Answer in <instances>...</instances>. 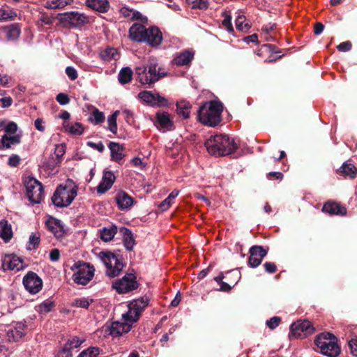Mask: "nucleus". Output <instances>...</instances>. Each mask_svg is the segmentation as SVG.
I'll list each match as a JSON object with an SVG mask.
<instances>
[{"mask_svg":"<svg viewBox=\"0 0 357 357\" xmlns=\"http://www.w3.org/2000/svg\"><path fill=\"white\" fill-rule=\"evenodd\" d=\"M204 145L210 154L219 156L232 154L238 148L234 139H231L226 135H212L205 142Z\"/></svg>","mask_w":357,"mask_h":357,"instance_id":"1","label":"nucleus"},{"mask_svg":"<svg viewBox=\"0 0 357 357\" xmlns=\"http://www.w3.org/2000/svg\"><path fill=\"white\" fill-rule=\"evenodd\" d=\"M223 111V105L218 100H211L204 102L197 111V120L202 123L215 127L221 121V114Z\"/></svg>","mask_w":357,"mask_h":357,"instance_id":"2","label":"nucleus"},{"mask_svg":"<svg viewBox=\"0 0 357 357\" xmlns=\"http://www.w3.org/2000/svg\"><path fill=\"white\" fill-rule=\"evenodd\" d=\"M77 195V187H70L67 185H59L54 191L51 200L52 204L59 208L67 207L70 205Z\"/></svg>","mask_w":357,"mask_h":357,"instance_id":"3","label":"nucleus"},{"mask_svg":"<svg viewBox=\"0 0 357 357\" xmlns=\"http://www.w3.org/2000/svg\"><path fill=\"white\" fill-rule=\"evenodd\" d=\"M56 18L63 28L67 29H80L89 22L86 15L75 11L59 13Z\"/></svg>","mask_w":357,"mask_h":357,"instance_id":"4","label":"nucleus"},{"mask_svg":"<svg viewBox=\"0 0 357 357\" xmlns=\"http://www.w3.org/2000/svg\"><path fill=\"white\" fill-rule=\"evenodd\" d=\"M150 299L145 296L138 299H135L128 304V311L122 314L124 321L135 323L137 322L142 312L148 306Z\"/></svg>","mask_w":357,"mask_h":357,"instance_id":"5","label":"nucleus"},{"mask_svg":"<svg viewBox=\"0 0 357 357\" xmlns=\"http://www.w3.org/2000/svg\"><path fill=\"white\" fill-rule=\"evenodd\" d=\"M74 271L73 275V281L82 285L87 284L93 278L94 268L91 266L89 264L77 261L71 268Z\"/></svg>","mask_w":357,"mask_h":357,"instance_id":"6","label":"nucleus"},{"mask_svg":"<svg viewBox=\"0 0 357 357\" xmlns=\"http://www.w3.org/2000/svg\"><path fill=\"white\" fill-rule=\"evenodd\" d=\"M135 74L137 75V79L142 84L149 85L154 84L165 75V73H158L156 63H151L148 67L137 66L135 68Z\"/></svg>","mask_w":357,"mask_h":357,"instance_id":"7","label":"nucleus"},{"mask_svg":"<svg viewBox=\"0 0 357 357\" xmlns=\"http://www.w3.org/2000/svg\"><path fill=\"white\" fill-rule=\"evenodd\" d=\"M315 331L312 324L308 320H298L290 326L289 337L305 338L307 336L313 334Z\"/></svg>","mask_w":357,"mask_h":357,"instance_id":"8","label":"nucleus"},{"mask_svg":"<svg viewBox=\"0 0 357 357\" xmlns=\"http://www.w3.org/2000/svg\"><path fill=\"white\" fill-rule=\"evenodd\" d=\"M112 287L119 294H126L137 289L139 287V283L134 274L127 273L121 279L113 282Z\"/></svg>","mask_w":357,"mask_h":357,"instance_id":"9","label":"nucleus"},{"mask_svg":"<svg viewBox=\"0 0 357 357\" xmlns=\"http://www.w3.org/2000/svg\"><path fill=\"white\" fill-rule=\"evenodd\" d=\"M29 200L34 204L40 203L44 197L42 183L34 178H29L25 183Z\"/></svg>","mask_w":357,"mask_h":357,"instance_id":"10","label":"nucleus"},{"mask_svg":"<svg viewBox=\"0 0 357 357\" xmlns=\"http://www.w3.org/2000/svg\"><path fill=\"white\" fill-rule=\"evenodd\" d=\"M24 288L31 294L38 293L43 287V280L37 273L29 271L23 278Z\"/></svg>","mask_w":357,"mask_h":357,"instance_id":"11","label":"nucleus"},{"mask_svg":"<svg viewBox=\"0 0 357 357\" xmlns=\"http://www.w3.org/2000/svg\"><path fill=\"white\" fill-rule=\"evenodd\" d=\"M268 248L265 249L261 245H252L249 250L248 264L251 268L259 266L263 259L267 255Z\"/></svg>","mask_w":357,"mask_h":357,"instance_id":"12","label":"nucleus"},{"mask_svg":"<svg viewBox=\"0 0 357 357\" xmlns=\"http://www.w3.org/2000/svg\"><path fill=\"white\" fill-rule=\"evenodd\" d=\"M3 270L20 271L24 268L23 260L14 254L5 255L1 259Z\"/></svg>","mask_w":357,"mask_h":357,"instance_id":"13","label":"nucleus"},{"mask_svg":"<svg viewBox=\"0 0 357 357\" xmlns=\"http://www.w3.org/2000/svg\"><path fill=\"white\" fill-rule=\"evenodd\" d=\"M133 323L125 321L124 323L119 321H114L105 328V333L113 337L121 336L123 333H128L130 331Z\"/></svg>","mask_w":357,"mask_h":357,"instance_id":"14","label":"nucleus"},{"mask_svg":"<svg viewBox=\"0 0 357 357\" xmlns=\"http://www.w3.org/2000/svg\"><path fill=\"white\" fill-rule=\"evenodd\" d=\"M45 226L47 230L52 232L57 239L63 237L67 234L63 222L54 217H49L45 222Z\"/></svg>","mask_w":357,"mask_h":357,"instance_id":"15","label":"nucleus"},{"mask_svg":"<svg viewBox=\"0 0 357 357\" xmlns=\"http://www.w3.org/2000/svg\"><path fill=\"white\" fill-rule=\"evenodd\" d=\"M116 180V176L113 172L105 170L101 182L96 187L97 192L98 194H104L108 191L114 184Z\"/></svg>","mask_w":357,"mask_h":357,"instance_id":"16","label":"nucleus"},{"mask_svg":"<svg viewBox=\"0 0 357 357\" xmlns=\"http://www.w3.org/2000/svg\"><path fill=\"white\" fill-rule=\"evenodd\" d=\"M162 40V35L160 29L156 26L148 28L147 34L144 36V42H146L153 47H158Z\"/></svg>","mask_w":357,"mask_h":357,"instance_id":"17","label":"nucleus"},{"mask_svg":"<svg viewBox=\"0 0 357 357\" xmlns=\"http://www.w3.org/2000/svg\"><path fill=\"white\" fill-rule=\"evenodd\" d=\"M148 29L140 23L133 24L129 29V38L135 42L142 43Z\"/></svg>","mask_w":357,"mask_h":357,"instance_id":"18","label":"nucleus"},{"mask_svg":"<svg viewBox=\"0 0 357 357\" xmlns=\"http://www.w3.org/2000/svg\"><path fill=\"white\" fill-rule=\"evenodd\" d=\"M115 200L118 208L122 211L129 209L137 202L135 201L133 197L123 190H121L116 193Z\"/></svg>","mask_w":357,"mask_h":357,"instance_id":"19","label":"nucleus"},{"mask_svg":"<svg viewBox=\"0 0 357 357\" xmlns=\"http://www.w3.org/2000/svg\"><path fill=\"white\" fill-rule=\"evenodd\" d=\"M322 211L331 215H344L347 214V208L340 204L333 201L326 202L323 206Z\"/></svg>","mask_w":357,"mask_h":357,"instance_id":"20","label":"nucleus"},{"mask_svg":"<svg viewBox=\"0 0 357 357\" xmlns=\"http://www.w3.org/2000/svg\"><path fill=\"white\" fill-rule=\"evenodd\" d=\"M337 342V337L330 333H322L317 335L314 344L320 350L327 349V346Z\"/></svg>","mask_w":357,"mask_h":357,"instance_id":"21","label":"nucleus"},{"mask_svg":"<svg viewBox=\"0 0 357 357\" xmlns=\"http://www.w3.org/2000/svg\"><path fill=\"white\" fill-rule=\"evenodd\" d=\"M155 125L158 127L171 130L174 127V122L167 112H158L155 114Z\"/></svg>","mask_w":357,"mask_h":357,"instance_id":"22","label":"nucleus"},{"mask_svg":"<svg viewBox=\"0 0 357 357\" xmlns=\"http://www.w3.org/2000/svg\"><path fill=\"white\" fill-rule=\"evenodd\" d=\"M108 147L111 152V160L120 162L125 157V147L114 142H110L108 144Z\"/></svg>","mask_w":357,"mask_h":357,"instance_id":"23","label":"nucleus"},{"mask_svg":"<svg viewBox=\"0 0 357 357\" xmlns=\"http://www.w3.org/2000/svg\"><path fill=\"white\" fill-rule=\"evenodd\" d=\"M119 232L123 236V243L127 250L131 251L135 245V240L132 231L125 227H121Z\"/></svg>","mask_w":357,"mask_h":357,"instance_id":"24","label":"nucleus"},{"mask_svg":"<svg viewBox=\"0 0 357 357\" xmlns=\"http://www.w3.org/2000/svg\"><path fill=\"white\" fill-rule=\"evenodd\" d=\"M85 5L100 13H107L109 9V3L107 0H86Z\"/></svg>","mask_w":357,"mask_h":357,"instance_id":"25","label":"nucleus"},{"mask_svg":"<svg viewBox=\"0 0 357 357\" xmlns=\"http://www.w3.org/2000/svg\"><path fill=\"white\" fill-rule=\"evenodd\" d=\"M337 173L344 177L354 178L357 175V169L354 164L349 162V161H347L344 162L342 167L337 170Z\"/></svg>","mask_w":357,"mask_h":357,"instance_id":"26","label":"nucleus"},{"mask_svg":"<svg viewBox=\"0 0 357 357\" xmlns=\"http://www.w3.org/2000/svg\"><path fill=\"white\" fill-rule=\"evenodd\" d=\"M26 325L22 323H17L16 326L8 331V336L10 340L18 342L24 335Z\"/></svg>","mask_w":357,"mask_h":357,"instance_id":"27","label":"nucleus"},{"mask_svg":"<svg viewBox=\"0 0 357 357\" xmlns=\"http://www.w3.org/2000/svg\"><path fill=\"white\" fill-rule=\"evenodd\" d=\"M191 104L186 100H181L176 103V112L178 116L187 119L190 117Z\"/></svg>","mask_w":357,"mask_h":357,"instance_id":"28","label":"nucleus"},{"mask_svg":"<svg viewBox=\"0 0 357 357\" xmlns=\"http://www.w3.org/2000/svg\"><path fill=\"white\" fill-rule=\"evenodd\" d=\"M194 57V54L190 51L185 50L180 53L174 59V63L178 66L189 64Z\"/></svg>","mask_w":357,"mask_h":357,"instance_id":"29","label":"nucleus"},{"mask_svg":"<svg viewBox=\"0 0 357 357\" xmlns=\"http://www.w3.org/2000/svg\"><path fill=\"white\" fill-rule=\"evenodd\" d=\"M13 236L11 225L8 223L6 220L0 221V237L6 242L8 243Z\"/></svg>","mask_w":357,"mask_h":357,"instance_id":"30","label":"nucleus"},{"mask_svg":"<svg viewBox=\"0 0 357 357\" xmlns=\"http://www.w3.org/2000/svg\"><path fill=\"white\" fill-rule=\"evenodd\" d=\"M122 260L123 257L121 256L116 255V259H114V266H112L109 271H107V274L109 278H114L120 274L124 266Z\"/></svg>","mask_w":357,"mask_h":357,"instance_id":"31","label":"nucleus"},{"mask_svg":"<svg viewBox=\"0 0 357 357\" xmlns=\"http://www.w3.org/2000/svg\"><path fill=\"white\" fill-rule=\"evenodd\" d=\"M4 31L6 33L7 38L8 40H15L17 39L21 33V26L20 24L15 23L7 26L4 28Z\"/></svg>","mask_w":357,"mask_h":357,"instance_id":"32","label":"nucleus"},{"mask_svg":"<svg viewBox=\"0 0 357 357\" xmlns=\"http://www.w3.org/2000/svg\"><path fill=\"white\" fill-rule=\"evenodd\" d=\"M133 72L130 67L123 68L118 75L119 82L121 84H126L131 82Z\"/></svg>","mask_w":357,"mask_h":357,"instance_id":"33","label":"nucleus"},{"mask_svg":"<svg viewBox=\"0 0 357 357\" xmlns=\"http://www.w3.org/2000/svg\"><path fill=\"white\" fill-rule=\"evenodd\" d=\"M100 57L103 61H109L112 59L117 60L119 57L117 50L114 47H107L100 52Z\"/></svg>","mask_w":357,"mask_h":357,"instance_id":"34","label":"nucleus"},{"mask_svg":"<svg viewBox=\"0 0 357 357\" xmlns=\"http://www.w3.org/2000/svg\"><path fill=\"white\" fill-rule=\"evenodd\" d=\"M99 257L107 267V271H109L112 266V261L116 259V255L110 251H102L99 253Z\"/></svg>","mask_w":357,"mask_h":357,"instance_id":"35","label":"nucleus"},{"mask_svg":"<svg viewBox=\"0 0 357 357\" xmlns=\"http://www.w3.org/2000/svg\"><path fill=\"white\" fill-rule=\"evenodd\" d=\"M117 232V227L115 225L109 228L104 227L100 232V238L105 242L112 241Z\"/></svg>","mask_w":357,"mask_h":357,"instance_id":"36","label":"nucleus"},{"mask_svg":"<svg viewBox=\"0 0 357 357\" xmlns=\"http://www.w3.org/2000/svg\"><path fill=\"white\" fill-rule=\"evenodd\" d=\"M63 126L66 131L70 134L80 135L84 132V128L80 123H75L74 125H70L68 122H64Z\"/></svg>","mask_w":357,"mask_h":357,"instance_id":"37","label":"nucleus"},{"mask_svg":"<svg viewBox=\"0 0 357 357\" xmlns=\"http://www.w3.org/2000/svg\"><path fill=\"white\" fill-rule=\"evenodd\" d=\"M321 353L328 357H336L340 353V348L337 345V342H335L328 345L327 349L326 348L324 350H321Z\"/></svg>","mask_w":357,"mask_h":357,"instance_id":"38","label":"nucleus"},{"mask_svg":"<svg viewBox=\"0 0 357 357\" xmlns=\"http://www.w3.org/2000/svg\"><path fill=\"white\" fill-rule=\"evenodd\" d=\"M138 96L148 105L155 107L156 93H153L149 91H143L138 94Z\"/></svg>","mask_w":357,"mask_h":357,"instance_id":"39","label":"nucleus"},{"mask_svg":"<svg viewBox=\"0 0 357 357\" xmlns=\"http://www.w3.org/2000/svg\"><path fill=\"white\" fill-rule=\"evenodd\" d=\"M120 112L119 110H116L107 118L108 130L114 135L117 132L116 120Z\"/></svg>","mask_w":357,"mask_h":357,"instance_id":"40","label":"nucleus"},{"mask_svg":"<svg viewBox=\"0 0 357 357\" xmlns=\"http://www.w3.org/2000/svg\"><path fill=\"white\" fill-rule=\"evenodd\" d=\"M188 6L192 9L206 10L209 3L208 0H185Z\"/></svg>","mask_w":357,"mask_h":357,"instance_id":"41","label":"nucleus"},{"mask_svg":"<svg viewBox=\"0 0 357 357\" xmlns=\"http://www.w3.org/2000/svg\"><path fill=\"white\" fill-rule=\"evenodd\" d=\"M55 303L50 299L44 301L42 303L38 305V312L42 314H46L52 311L54 307Z\"/></svg>","mask_w":357,"mask_h":357,"instance_id":"42","label":"nucleus"},{"mask_svg":"<svg viewBox=\"0 0 357 357\" xmlns=\"http://www.w3.org/2000/svg\"><path fill=\"white\" fill-rule=\"evenodd\" d=\"M226 280L234 287L241 278V273L237 270H231L226 272Z\"/></svg>","mask_w":357,"mask_h":357,"instance_id":"43","label":"nucleus"},{"mask_svg":"<svg viewBox=\"0 0 357 357\" xmlns=\"http://www.w3.org/2000/svg\"><path fill=\"white\" fill-rule=\"evenodd\" d=\"M17 17V13L8 7L0 8V20H14Z\"/></svg>","mask_w":357,"mask_h":357,"instance_id":"44","label":"nucleus"},{"mask_svg":"<svg viewBox=\"0 0 357 357\" xmlns=\"http://www.w3.org/2000/svg\"><path fill=\"white\" fill-rule=\"evenodd\" d=\"M40 242V235L31 233L29 239V245L26 247L28 250H36L39 246Z\"/></svg>","mask_w":357,"mask_h":357,"instance_id":"45","label":"nucleus"},{"mask_svg":"<svg viewBox=\"0 0 357 357\" xmlns=\"http://www.w3.org/2000/svg\"><path fill=\"white\" fill-rule=\"evenodd\" d=\"M67 4L66 1L62 0H48L45 3L44 6L49 9H61L63 8Z\"/></svg>","mask_w":357,"mask_h":357,"instance_id":"46","label":"nucleus"},{"mask_svg":"<svg viewBox=\"0 0 357 357\" xmlns=\"http://www.w3.org/2000/svg\"><path fill=\"white\" fill-rule=\"evenodd\" d=\"M100 348L97 347H91L82 351L78 357H98L100 354Z\"/></svg>","mask_w":357,"mask_h":357,"instance_id":"47","label":"nucleus"},{"mask_svg":"<svg viewBox=\"0 0 357 357\" xmlns=\"http://www.w3.org/2000/svg\"><path fill=\"white\" fill-rule=\"evenodd\" d=\"M84 340H81L78 337L74 336L71 339H69L68 342L64 344V347H67L70 351L73 349L78 348Z\"/></svg>","mask_w":357,"mask_h":357,"instance_id":"48","label":"nucleus"},{"mask_svg":"<svg viewBox=\"0 0 357 357\" xmlns=\"http://www.w3.org/2000/svg\"><path fill=\"white\" fill-rule=\"evenodd\" d=\"M55 19L56 18L53 16L49 15L46 13H43L39 17L37 24L40 26H43L44 24L52 25Z\"/></svg>","mask_w":357,"mask_h":357,"instance_id":"49","label":"nucleus"},{"mask_svg":"<svg viewBox=\"0 0 357 357\" xmlns=\"http://www.w3.org/2000/svg\"><path fill=\"white\" fill-rule=\"evenodd\" d=\"M61 160L55 157L54 154H52L45 162V166L48 169L54 170L56 166H59Z\"/></svg>","mask_w":357,"mask_h":357,"instance_id":"50","label":"nucleus"},{"mask_svg":"<svg viewBox=\"0 0 357 357\" xmlns=\"http://www.w3.org/2000/svg\"><path fill=\"white\" fill-rule=\"evenodd\" d=\"M93 302V299H88L86 298H77L74 301L73 305L78 307L88 309L90 304L92 303Z\"/></svg>","mask_w":357,"mask_h":357,"instance_id":"51","label":"nucleus"},{"mask_svg":"<svg viewBox=\"0 0 357 357\" xmlns=\"http://www.w3.org/2000/svg\"><path fill=\"white\" fill-rule=\"evenodd\" d=\"M93 119L91 118L90 120L96 125L102 123L105 119L103 112L99 111L97 108H95L93 111Z\"/></svg>","mask_w":357,"mask_h":357,"instance_id":"52","label":"nucleus"},{"mask_svg":"<svg viewBox=\"0 0 357 357\" xmlns=\"http://www.w3.org/2000/svg\"><path fill=\"white\" fill-rule=\"evenodd\" d=\"M245 17L244 15H239L236 20V29L240 31H246L249 29L250 26L248 24H245Z\"/></svg>","mask_w":357,"mask_h":357,"instance_id":"53","label":"nucleus"},{"mask_svg":"<svg viewBox=\"0 0 357 357\" xmlns=\"http://www.w3.org/2000/svg\"><path fill=\"white\" fill-rule=\"evenodd\" d=\"M66 146L65 144H56L54 155L62 161V157L66 153Z\"/></svg>","mask_w":357,"mask_h":357,"instance_id":"54","label":"nucleus"},{"mask_svg":"<svg viewBox=\"0 0 357 357\" xmlns=\"http://www.w3.org/2000/svg\"><path fill=\"white\" fill-rule=\"evenodd\" d=\"M281 322V318L279 317H273L266 321V326L271 330L275 329Z\"/></svg>","mask_w":357,"mask_h":357,"instance_id":"55","label":"nucleus"},{"mask_svg":"<svg viewBox=\"0 0 357 357\" xmlns=\"http://www.w3.org/2000/svg\"><path fill=\"white\" fill-rule=\"evenodd\" d=\"M265 271L267 273L273 274L278 270L277 266L275 263L271 261H266L263 264Z\"/></svg>","mask_w":357,"mask_h":357,"instance_id":"56","label":"nucleus"},{"mask_svg":"<svg viewBox=\"0 0 357 357\" xmlns=\"http://www.w3.org/2000/svg\"><path fill=\"white\" fill-rule=\"evenodd\" d=\"M56 101L61 105H66L69 103L70 98L68 96L63 93H60L56 96Z\"/></svg>","mask_w":357,"mask_h":357,"instance_id":"57","label":"nucleus"},{"mask_svg":"<svg viewBox=\"0 0 357 357\" xmlns=\"http://www.w3.org/2000/svg\"><path fill=\"white\" fill-rule=\"evenodd\" d=\"M156 100L155 107H162L168 105V100L165 97L160 96L159 93H156Z\"/></svg>","mask_w":357,"mask_h":357,"instance_id":"58","label":"nucleus"},{"mask_svg":"<svg viewBox=\"0 0 357 357\" xmlns=\"http://www.w3.org/2000/svg\"><path fill=\"white\" fill-rule=\"evenodd\" d=\"M86 145L90 148L98 150L100 153L103 152L105 150V146L102 142L95 143L93 142L89 141L86 142Z\"/></svg>","mask_w":357,"mask_h":357,"instance_id":"59","label":"nucleus"},{"mask_svg":"<svg viewBox=\"0 0 357 357\" xmlns=\"http://www.w3.org/2000/svg\"><path fill=\"white\" fill-rule=\"evenodd\" d=\"M20 160L21 159L18 155L13 154L8 159V165L12 167H16L19 165Z\"/></svg>","mask_w":357,"mask_h":357,"instance_id":"60","label":"nucleus"},{"mask_svg":"<svg viewBox=\"0 0 357 357\" xmlns=\"http://www.w3.org/2000/svg\"><path fill=\"white\" fill-rule=\"evenodd\" d=\"M66 73L71 80H75L78 77L76 69L72 66H68L66 68Z\"/></svg>","mask_w":357,"mask_h":357,"instance_id":"61","label":"nucleus"},{"mask_svg":"<svg viewBox=\"0 0 357 357\" xmlns=\"http://www.w3.org/2000/svg\"><path fill=\"white\" fill-rule=\"evenodd\" d=\"M348 344L351 354L357 357V337L351 339Z\"/></svg>","mask_w":357,"mask_h":357,"instance_id":"62","label":"nucleus"},{"mask_svg":"<svg viewBox=\"0 0 357 357\" xmlns=\"http://www.w3.org/2000/svg\"><path fill=\"white\" fill-rule=\"evenodd\" d=\"M17 130V126L15 122H9L5 127L4 130L6 133L13 135L16 132Z\"/></svg>","mask_w":357,"mask_h":357,"instance_id":"63","label":"nucleus"},{"mask_svg":"<svg viewBox=\"0 0 357 357\" xmlns=\"http://www.w3.org/2000/svg\"><path fill=\"white\" fill-rule=\"evenodd\" d=\"M352 44L350 41L342 42L337 46L340 52H348L351 49Z\"/></svg>","mask_w":357,"mask_h":357,"instance_id":"64","label":"nucleus"}]
</instances>
